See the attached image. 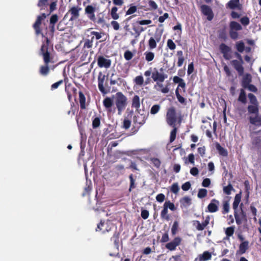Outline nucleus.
<instances>
[{"label": "nucleus", "instance_id": "c85d7f7f", "mask_svg": "<svg viewBox=\"0 0 261 261\" xmlns=\"http://www.w3.org/2000/svg\"><path fill=\"white\" fill-rule=\"evenodd\" d=\"M181 207H187L191 204V199L188 196H185L180 200Z\"/></svg>", "mask_w": 261, "mask_h": 261}, {"label": "nucleus", "instance_id": "7ed1b4c3", "mask_svg": "<svg viewBox=\"0 0 261 261\" xmlns=\"http://www.w3.org/2000/svg\"><path fill=\"white\" fill-rule=\"evenodd\" d=\"M115 102L119 115H121L127 105V98L121 92H118L115 94Z\"/></svg>", "mask_w": 261, "mask_h": 261}, {"label": "nucleus", "instance_id": "4be33fe9", "mask_svg": "<svg viewBox=\"0 0 261 261\" xmlns=\"http://www.w3.org/2000/svg\"><path fill=\"white\" fill-rule=\"evenodd\" d=\"M161 40V36L155 35L154 37H151L148 40V46L149 49H152L156 47V43Z\"/></svg>", "mask_w": 261, "mask_h": 261}, {"label": "nucleus", "instance_id": "ea45409f", "mask_svg": "<svg viewBox=\"0 0 261 261\" xmlns=\"http://www.w3.org/2000/svg\"><path fill=\"white\" fill-rule=\"evenodd\" d=\"M236 47L238 52L242 53L245 50V45L243 41L236 42Z\"/></svg>", "mask_w": 261, "mask_h": 261}, {"label": "nucleus", "instance_id": "2f4dec72", "mask_svg": "<svg viewBox=\"0 0 261 261\" xmlns=\"http://www.w3.org/2000/svg\"><path fill=\"white\" fill-rule=\"evenodd\" d=\"M168 211L167 207L164 204L163 205V209L161 212V218L163 220H165L166 221H169L170 220V216L168 214Z\"/></svg>", "mask_w": 261, "mask_h": 261}, {"label": "nucleus", "instance_id": "79ce46f5", "mask_svg": "<svg viewBox=\"0 0 261 261\" xmlns=\"http://www.w3.org/2000/svg\"><path fill=\"white\" fill-rule=\"evenodd\" d=\"M105 225H108V223H105V222H102L101 221L100 223L97 225V227L96 229V231H102V232H105L106 231H109V230L106 227L105 229H103L102 227H104Z\"/></svg>", "mask_w": 261, "mask_h": 261}, {"label": "nucleus", "instance_id": "bf43d9fd", "mask_svg": "<svg viewBox=\"0 0 261 261\" xmlns=\"http://www.w3.org/2000/svg\"><path fill=\"white\" fill-rule=\"evenodd\" d=\"M119 238V234L117 231L115 232L113 237L111 238V240L113 241L115 244L117 246L118 245Z\"/></svg>", "mask_w": 261, "mask_h": 261}, {"label": "nucleus", "instance_id": "f704fd0d", "mask_svg": "<svg viewBox=\"0 0 261 261\" xmlns=\"http://www.w3.org/2000/svg\"><path fill=\"white\" fill-rule=\"evenodd\" d=\"M118 8L116 6L112 7L110 12L111 17L114 20H117L119 18V15L117 13Z\"/></svg>", "mask_w": 261, "mask_h": 261}, {"label": "nucleus", "instance_id": "412c9836", "mask_svg": "<svg viewBox=\"0 0 261 261\" xmlns=\"http://www.w3.org/2000/svg\"><path fill=\"white\" fill-rule=\"evenodd\" d=\"M252 82V76L249 73H246L243 75L241 81V86L245 89Z\"/></svg>", "mask_w": 261, "mask_h": 261}, {"label": "nucleus", "instance_id": "69168bd1", "mask_svg": "<svg viewBox=\"0 0 261 261\" xmlns=\"http://www.w3.org/2000/svg\"><path fill=\"white\" fill-rule=\"evenodd\" d=\"M133 57V53L129 50H126L124 54V57L127 61H129L132 59Z\"/></svg>", "mask_w": 261, "mask_h": 261}, {"label": "nucleus", "instance_id": "4c0bfd02", "mask_svg": "<svg viewBox=\"0 0 261 261\" xmlns=\"http://www.w3.org/2000/svg\"><path fill=\"white\" fill-rule=\"evenodd\" d=\"M129 179L130 180V185L128 190L129 192H130L133 189H135L136 187V185L135 184L136 179L134 178V176L133 174H130L129 175Z\"/></svg>", "mask_w": 261, "mask_h": 261}, {"label": "nucleus", "instance_id": "f257e3e1", "mask_svg": "<svg viewBox=\"0 0 261 261\" xmlns=\"http://www.w3.org/2000/svg\"><path fill=\"white\" fill-rule=\"evenodd\" d=\"M53 51V46L50 44V40L48 37H45L39 51V55L42 56L44 64H49L54 62L52 54Z\"/></svg>", "mask_w": 261, "mask_h": 261}, {"label": "nucleus", "instance_id": "20e7f679", "mask_svg": "<svg viewBox=\"0 0 261 261\" xmlns=\"http://www.w3.org/2000/svg\"><path fill=\"white\" fill-rule=\"evenodd\" d=\"M108 77L103 74L102 72H99L98 75V88L99 91L102 94H106L110 92L111 87L109 86Z\"/></svg>", "mask_w": 261, "mask_h": 261}, {"label": "nucleus", "instance_id": "bb28decb", "mask_svg": "<svg viewBox=\"0 0 261 261\" xmlns=\"http://www.w3.org/2000/svg\"><path fill=\"white\" fill-rule=\"evenodd\" d=\"M79 95L80 108L82 110H85L86 108L85 96L83 92L81 91H79Z\"/></svg>", "mask_w": 261, "mask_h": 261}, {"label": "nucleus", "instance_id": "3c124183", "mask_svg": "<svg viewBox=\"0 0 261 261\" xmlns=\"http://www.w3.org/2000/svg\"><path fill=\"white\" fill-rule=\"evenodd\" d=\"M229 204L228 201H224L223 203V210L222 214H225L229 212Z\"/></svg>", "mask_w": 261, "mask_h": 261}, {"label": "nucleus", "instance_id": "e433bc0d", "mask_svg": "<svg viewBox=\"0 0 261 261\" xmlns=\"http://www.w3.org/2000/svg\"><path fill=\"white\" fill-rule=\"evenodd\" d=\"M175 95L178 99V101L182 105H186V99L179 94L178 87H177L175 90Z\"/></svg>", "mask_w": 261, "mask_h": 261}, {"label": "nucleus", "instance_id": "5fc2aeb1", "mask_svg": "<svg viewBox=\"0 0 261 261\" xmlns=\"http://www.w3.org/2000/svg\"><path fill=\"white\" fill-rule=\"evenodd\" d=\"M57 1H55L52 2L49 5V12L46 14V16L49 15L53 11L57 9Z\"/></svg>", "mask_w": 261, "mask_h": 261}, {"label": "nucleus", "instance_id": "b1692460", "mask_svg": "<svg viewBox=\"0 0 261 261\" xmlns=\"http://www.w3.org/2000/svg\"><path fill=\"white\" fill-rule=\"evenodd\" d=\"M49 64H44L39 67V73L41 76H47L49 73Z\"/></svg>", "mask_w": 261, "mask_h": 261}, {"label": "nucleus", "instance_id": "7c9ffc66", "mask_svg": "<svg viewBox=\"0 0 261 261\" xmlns=\"http://www.w3.org/2000/svg\"><path fill=\"white\" fill-rule=\"evenodd\" d=\"M212 254L208 251H204L202 254L199 255V261H206L211 259Z\"/></svg>", "mask_w": 261, "mask_h": 261}, {"label": "nucleus", "instance_id": "c9c22d12", "mask_svg": "<svg viewBox=\"0 0 261 261\" xmlns=\"http://www.w3.org/2000/svg\"><path fill=\"white\" fill-rule=\"evenodd\" d=\"M94 39V37L92 36L91 39H86L84 42L83 49L85 48H91L93 46V42Z\"/></svg>", "mask_w": 261, "mask_h": 261}, {"label": "nucleus", "instance_id": "a19ab883", "mask_svg": "<svg viewBox=\"0 0 261 261\" xmlns=\"http://www.w3.org/2000/svg\"><path fill=\"white\" fill-rule=\"evenodd\" d=\"M173 127V129L170 132V142H173L175 139L176 136V133L177 132V128L176 127L175 125H174Z\"/></svg>", "mask_w": 261, "mask_h": 261}, {"label": "nucleus", "instance_id": "58836bf2", "mask_svg": "<svg viewBox=\"0 0 261 261\" xmlns=\"http://www.w3.org/2000/svg\"><path fill=\"white\" fill-rule=\"evenodd\" d=\"M234 226H231L226 228L225 233L227 238H229L233 236L234 232Z\"/></svg>", "mask_w": 261, "mask_h": 261}, {"label": "nucleus", "instance_id": "37998d69", "mask_svg": "<svg viewBox=\"0 0 261 261\" xmlns=\"http://www.w3.org/2000/svg\"><path fill=\"white\" fill-rule=\"evenodd\" d=\"M234 189L231 184H229L227 186H225L223 188V191L225 194L229 195L231 194V192Z\"/></svg>", "mask_w": 261, "mask_h": 261}, {"label": "nucleus", "instance_id": "ddd939ff", "mask_svg": "<svg viewBox=\"0 0 261 261\" xmlns=\"http://www.w3.org/2000/svg\"><path fill=\"white\" fill-rule=\"evenodd\" d=\"M201 13L207 17L208 21H211L214 18V13L211 8L206 5H202L200 6Z\"/></svg>", "mask_w": 261, "mask_h": 261}, {"label": "nucleus", "instance_id": "dca6fc26", "mask_svg": "<svg viewBox=\"0 0 261 261\" xmlns=\"http://www.w3.org/2000/svg\"><path fill=\"white\" fill-rule=\"evenodd\" d=\"M244 62H240L237 60H233L231 61V64L233 68L237 71L240 76L243 75L244 68L243 66Z\"/></svg>", "mask_w": 261, "mask_h": 261}, {"label": "nucleus", "instance_id": "f03ea898", "mask_svg": "<svg viewBox=\"0 0 261 261\" xmlns=\"http://www.w3.org/2000/svg\"><path fill=\"white\" fill-rule=\"evenodd\" d=\"M179 118V122L181 121V116L179 113L178 115L176 113V109L174 107H171L167 109L166 113V119L168 124L171 126L175 125V123Z\"/></svg>", "mask_w": 261, "mask_h": 261}, {"label": "nucleus", "instance_id": "864d4df0", "mask_svg": "<svg viewBox=\"0 0 261 261\" xmlns=\"http://www.w3.org/2000/svg\"><path fill=\"white\" fill-rule=\"evenodd\" d=\"M207 194V190L205 189H200L198 191L197 196L199 198H203L206 196Z\"/></svg>", "mask_w": 261, "mask_h": 261}, {"label": "nucleus", "instance_id": "052dcab7", "mask_svg": "<svg viewBox=\"0 0 261 261\" xmlns=\"http://www.w3.org/2000/svg\"><path fill=\"white\" fill-rule=\"evenodd\" d=\"M160 109V106L159 105H153L151 109H150V113L151 114L154 115L156 114Z\"/></svg>", "mask_w": 261, "mask_h": 261}, {"label": "nucleus", "instance_id": "0eeeda50", "mask_svg": "<svg viewBox=\"0 0 261 261\" xmlns=\"http://www.w3.org/2000/svg\"><path fill=\"white\" fill-rule=\"evenodd\" d=\"M167 75L164 73L159 72V71L156 69L154 68L153 71L151 73V78L153 81L156 82L157 85L162 88L163 85L162 84L166 79L167 78Z\"/></svg>", "mask_w": 261, "mask_h": 261}, {"label": "nucleus", "instance_id": "680f3d73", "mask_svg": "<svg viewBox=\"0 0 261 261\" xmlns=\"http://www.w3.org/2000/svg\"><path fill=\"white\" fill-rule=\"evenodd\" d=\"M167 45L171 50H174L176 48V45L172 39H169L167 40Z\"/></svg>", "mask_w": 261, "mask_h": 261}, {"label": "nucleus", "instance_id": "393cba45", "mask_svg": "<svg viewBox=\"0 0 261 261\" xmlns=\"http://www.w3.org/2000/svg\"><path fill=\"white\" fill-rule=\"evenodd\" d=\"M249 122L254 125H261V115L255 114L254 117L250 116L249 117Z\"/></svg>", "mask_w": 261, "mask_h": 261}, {"label": "nucleus", "instance_id": "6e6d98bb", "mask_svg": "<svg viewBox=\"0 0 261 261\" xmlns=\"http://www.w3.org/2000/svg\"><path fill=\"white\" fill-rule=\"evenodd\" d=\"M71 86V84H68V85H66V87H65V90L67 93V97H68L69 101H71V98H72V94L71 93V92L70 91V87Z\"/></svg>", "mask_w": 261, "mask_h": 261}, {"label": "nucleus", "instance_id": "0e129e2a", "mask_svg": "<svg viewBox=\"0 0 261 261\" xmlns=\"http://www.w3.org/2000/svg\"><path fill=\"white\" fill-rule=\"evenodd\" d=\"M105 22V19L104 18L103 14L102 13H100L97 15V23L98 24H102Z\"/></svg>", "mask_w": 261, "mask_h": 261}, {"label": "nucleus", "instance_id": "9b49d317", "mask_svg": "<svg viewBox=\"0 0 261 261\" xmlns=\"http://www.w3.org/2000/svg\"><path fill=\"white\" fill-rule=\"evenodd\" d=\"M241 211L238 213V211L234 212V216L237 225H240L243 222L246 223L247 217L246 213L241 208Z\"/></svg>", "mask_w": 261, "mask_h": 261}, {"label": "nucleus", "instance_id": "c756f323", "mask_svg": "<svg viewBox=\"0 0 261 261\" xmlns=\"http://www.w3.org/2000/svg\"><path fill=\"white\" fill-rule=\"evenodd\" d=\"M241 194L239 193L237 194L234 197V200L232 204L233 209L234 210V212L238 211V208L239 204L241 201Z\"/></svg>", "mask_w": 261, "mask_h": 261}, {"label": "nucleus", "instance_id": "4468645a", "mask_svg": "<svg viewBox=\"0 0 261 261\" xmlns=\"http://www.w3.org/2000/svg\"><path fill=\"white\" fill-rule=\"evenodd\" d=\"M181 241L182 239L180 237H176L172 241L167 243L165 247L170 251L175 250L176 247L181 244Z\"/></svg>", "mask_w": 261, "mask_h": 261}, {"label": "nucleus", "instance_id": "aec40b11", "mask_svg": "<svg viewBox=\"0 0 261 261\" xmlns=\"http://www.w3.org/2000/svg\"><path fill=\"white\" fill-rule=\"evenodd\" d=\"M249 248V242L245 241L242 242L239 247V249L237 251V255H242L245 253Z\"/></svg>", "mask_w": 261, "mask_h": 261}, {"label": "nucleus", "instance_id": "603ef678", "mask_svg": "<svg viewBox=\"0 0 261 261\" xmlns=\"http://www.w3.org/2000/svg\"><path fill=\"white\" fill-rule=\"evenodd\" d=\"M134 81L136 85L142 86L144 83V79L142 75H138L134 79Z\"/></svg>", "mask_w": 261, "mask_h": 261}, {"label": "nucleus", "instance_id": "e2e57ef3", "mask_svg": "<svg viewBox=\"0 0 261 261\" xmlns=\"http://www.w3.org/2000/svg\"><path fill=\"white\" fill-rule=\"evenodd\" d=\"M137 8L135 6L131 5L129 8L127 10L126 15H131L137 11Z\"/></svg>", "mask_w": 261, "mask_h": 261}, {"label": "nucleus", "instance_id": "4d7b16f0", "mask_svg": "<svg viewBox=\"0 0 261 261\" xmlns=\"http://www.w3.org/2000/svg\"><path fill=\"white\" fill-rule=\"evenodd\" d=\"M179 190L178 185L177 182L173 183L170 188V191L174 194H177Z\"/></svg>", "mask_w": 261, "mask_h": 261}, {"label": "nucleus", "instance_id": "a211bd4d", "mask_svg": "<svg viewBox=\"0 0 261 261\" xmlns=\"http://www.w3.org/2000/svg\"><path fill=\"white\" fill-rule=\"evenodd\" d=\"M227 8L231 10H242V5L240 3V0H230L226 5Z\"/></svg>", "mask_w": 261, "mask_h": 261}, {"label": "nucleus", "instance_id": "09e8293b", "mask_svg": "<svg viewBox=\"0 0 261 261\" xmlns=\"http://www.w3.org/2000/svg\"><path fill=\"white\" fill-rule=\"evenodd\" d=\"M190 163L192 165H194L195 163V157L193 153H190L188 155V158L186 159L185 161V163L186 164Z\"/></svg>", "mask_w": 261, "mask_h": 261}, {"label": "nucleus", "instance_id": "473e14b6", "mask_svg": "<svg viewBox=\"0 0 261 261\" xmlns=\"http://www.w3.org/2000/svg\"><path fill=\"white\" fill-rule=\"evenodd\" d=\"M238 101L243 104H245L247 102L246 94L244 89H240V92L238 97Z\"/></svg>", "mask_w": 261, "mask_h": 261}, {"label": "nucleus", "instance_id": "de8ad7c7", "mask_svg": "<svg viewBox=\"0 0 261 261\" xmlns=\"http://www.w3.org/2000/svg\"><path fill=\"white\" fill-rule=\"evenodd\" d=\"M144 55L145 56V60L148 62L152 61L154 58V53L151 51H146Z\"/></svg>", "mask_w": 261, "mask_h": 261}, {"label": "nucleus", "instance_id": "c03bdc74", "mask_svg": "<svg viewBox=\"0 0 261 261\" xmlns=\"http://www.w3.org/2000/svg\"><path fill=\"white\" fill-rule=\"evenodd\" d=\"M178 228H179L178 222L177 221H175L173 222V225L171 228V233L173 236H174L177 233V232L178 230Z\"/></svg>", "mask_w": 261, "mask_h": 261}, {"label": "nucleus", "instance_id": "f8f14e48", "mask_svg": "<svg viewBox=\"0 0 261 261\" xmlns=\"http://www.w3.org/2000/svg\"><path fill=\"white\" fill-rule=\"evenodd\" d=\"M210 221V217L209 216H207L203 222L200 223L198 220H194L193 221V225L197 230L202 231L209 224Z\"/></svg>", "mask_w": 261, "mask_h": 261}, {"label": "nucleus", "instance_id": "a878e982", "mask_svg": "<svg viewBox=\"0 0 261 261\" xmlns=\"http://www.w3.org/2000/svg\"><path fill=\"white\" fill-rule=\"evenodd\" d=\"M132 107L136 109L137 111H138L140 108V100L138 95H135L133 96L132 101Z\"/></svg>", "mask_w": 261, "mask_h": 261}, {"label": "nucleus", "instance_id": "39448f33", "mask_svg": "<svg viewBox=\"0 0 261 261\" xmlns=\"http://www.w3.org/2000/svg\"><path fill=\"white\" fill-rule=\"evenodd\" d=\"M248 97L249 99L251 105H248L247 110L250 114H258L259 108L258 102L256 96L252 93H249Z\"/></svg>", "mask_w": 261, "mask_h": 261}, {"label": "nucleus", "instance_id": "338daca9", "mask_svg": "<svg viewBox=\"0 0 261 261\" xmlns=\"http://www.w3.org/2000/svg\"><path fill=\"white\" fill-rule=\"evenodd\" d=\"M58 21V16L57 14H53L50 18L49 24H54Z\"/></svg>", "mask_w": 261, "mask_h": 261}, {"label": "nucleus", "instance_id": "2eb2a0df", "mask_svg": "<svg viewBox=\"0 0 261 261\" xmlns=\"http://www.w3.org/2000/svg\"><path fill=\"white\" fill-rule=\"evenodd\" d=\"M148 115L144 113L140 114L135 115L133 117L134 123L136 124H138L139 126L141 127L146 122L147 119Z\"/></svg>", "mask_w": 261, "mask_h": 261}, {"label": "nucleus", "instance_id": "423d86ee", "mask_svg": "<svg viewBox=\"0 0 261 261\" xmlns=\"http://www.w3.org/2000/svg\"><path fill=\"white\" fill-rule=\"evenodd\" d=\"M47 17L46 14L45 13H42L40 15H38L37 17L35 22L33 25V28L35 30V34L37 36L41 35L42 37L45 39V37H48V36H46L42 32L41 29V21L42 20L44 19Z\"/></svg>", "mask_w": 261, "mask_h": 261}, {"label": "nucleus", "instance_id": "72a5a7b5", "mask_svg": "<svg viewBox=\"0 0 261 261\" xmlns=\"http://www.w3.org/2000/svg\"><path fill=\"white\" fill-rule=\"evenodd\" d=\"M229 27L231 30L240 31L242 29V27L241 24L234 21H232L230 22Z\"/></svg>", "mask_w": 261, "mask_h": 261}, {"label": "nucleus", "instance_id": "8fccbe9b", "mask_svg": "<svg viewBox=\"0 0 261 261\" xmlns=\"http://www.w3.org/2000/svg\"><path fill=\"white\" fill-rule=\"evenodd\" d=\"M100 119L98 117H96L92 120V127L93 128H96L100 126Z\"/></svg>", "mask_w": 261, "mask_h": 261}, {"label": "nucleus", "instance_id": "1a4fd4ad", "mask_svg": "<svg viewBox=\"0 0 261 261\" xmlns=\"http://www.w3.org/2000/svg\"><path fill=\"white\" fill-rule=\"evenodd\" d=\"M219 49L225 60H229L232 58L231 48L230 47L222 43L219 45Z\"/></svg>", "mask_w": 261, "mask_h": 261}, {"label": "nucleus", "instance_id": "5701e85b", "mask_svg": "<svg viewBox=\"0 0 261 261\" xmlns=\"http://www.w3.org/2000/svg\"><path fill=\"white\" fill-rule=\"evenodd\" d=\"M103 105L108 113L112 112V107L113 105V100L109 97H107L103 100Z\"/></svg>", "mask_w": 261, "mask_h": 261}, {"label": "nucleus", "instance_id": "13d9d810", "mask_svg": "<svg viewBox=\"0 0 261 261\" xmlns=\"http://www.w3.org/2000/svg\"><path fill=\"white\" fill-rule=\"evenodd\" d=\"M131 125V121L128 119L125 118L123 121L122 127L125 129H128Z\"/></svg>", "mask_w": 261, "mask_h": 261}, {"label": "nucleus", "instance_id": "6ab92c4d", "mask_svg": "<svg viewBox=\"0 0 261 261\" xmlns=\"http://www.w3.org/2000/svg\"><path fill=\"white\" fill-rule=\"evenodd\" d=\"M219 205V201L218 200L216 199H212L207 205L208 211L210 213L216 212L218 210Z\"/></svg>", "mask_w": 261, "mask_h": 261}, {"label": "nucleus", "instance_id": "774afa93", "mask_svg": "<svg viewBox=\"0 0 261 261\" xmlns=\"http://www.w3.org/2000/svg\"><path fill=\"white\" fill-rule=\"evenodd\" d=\"M240 22L243 25L246 26L249 24L250 20L248 17L244 16L240 19Z\"/></svg>", "mask_w": 261, "mask_h": 261}, {"label": "nucleus", "instance_id": "f3484780", "mask_svg": "<svg viewBox=\"0 0 261 261\" xmlns=\"http://www.w3.org/2000/svg\"><path fill=\"white\" fill-rule=\"evenodd\" d=\"M97 65L100 68H108L111 65V61L110 59L105 58L104 57L100 56L97 58Z\"/></svg>", "mask_w": 261, "mask_h": 261}, {"label": "nucleus", "instance_id": "6e6552de", "mask_svg": "<svg viewBox=\"0 0 261 261\" xmlns=\"http://www.w3.org/2000/svg\"><path fill=\"white\" fill-rule=\"evenodd\" d=\"M96 5H87L85 8V13L87 17L92 21L95 22L96 18L95 15V12L96 11Z\"/></svg>", "mask_w": 261, "mask_h": 261}, {"label": "nucleus", "instance_id": "cd10ccee", "mask_svg": "<svg viewBox=\"0 0 261 261\" xmlns=\"http://www.w3.org/2000/svg\"><path fill=\"white\" fill-rule=\"evenodd\" d=\"M216 148L219 152V154L223 156H227L228 155V151L227 150L221 146V145L216 142L215 144Z\"/></svg>", "mask_w": 261, "mask_h": 261}, {"label": "nucleus", "instance_id": "a18cd8bd", "mask_svg": "<svg viewBox=\"0 0 261 261\" xmlns=\"http://www.w3.org/2000/svg\"><path fill=\"white\" fill-rule=\"evenodd\" d=\"M164 204L167 207L168 209L169 208L172 211H175L176 210L174 203L171 202L169 200L166 201Z\"/></svg>", "mask_w": 261, "mask_h": 261}, {"label": "nucleus", "instance_id": "9d476101", "mask_svg": "<svg viewBox=\"0 0 261 261\" xmlns=\"http://www.w3.org/2000/svg\"><path fill=\"white\" fill-rule=\"evenodd\" d=\"M82 10V8L80 6H73L65 14V17L67 16L68 14L71 15V17L69 19L70 21H74L77 20L80 17V12Z\"/></svg>", "mask_w": 261, "mask_h": 261}, {"label": "nucleus", "instance_id": "49530a36", "mask_svg": "<svg viewBox=\"0 0 261 261\" xmlns=\"http://www.w3.org/2000/svg\"><path fill=\"white\" fill-rule=\"evenodd\" d=\"M48 5V0H39L37 6L40 8V10L44 9Z\"/></svg>", "mask_w": 261, "mask_h": 261}]
</instances>
